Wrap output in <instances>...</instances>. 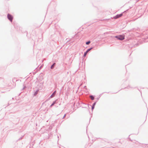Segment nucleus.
Returning a JSON list of instances; mask_svg holds the SVG:
<instances>
[{
	"label": "nucleus",
	"mask_w": 148,
	"mask_h": 148,
	"mask_svg": "<svg viewBox=\"0 0 148 148\" xmlns=\"http://www.w3.org/2000/svg\"><path fill=\"white\" fill-rule=\"evenodd\" d=\"M118 39L120 40H123L125 39V36L124 35H121L118 36L116 37Z\"/></svg>",
	"instance_id": "nucleus-1"
},
{
	"label": "nucleus",
	"mask_w": 148,
	"mask_h": 148,
	"mask_svg": "<svg viewBox=\"0 0 148 148\" xmlns=\"http://www.w3.org/2000/svg\"><path fill=\"white\" fill-rule=\"evenodd\" d=\"M123 13H122L120 14H117L116 16H114L113 17V18L114 19H116L119 18H120V17H121L123 16Z\"/></svg>",
	"instance_id": "nucleus-2"
},
{
	"label": "nucleus",
	"mask_w": 148,
	"mask_h": 148,
	"mask_svg": "<svg viewBox=\"0 0 148 148\" xmlns=\"http://www.w3.org/2000/svg\"><path fill=\"white\" fill-rule=\"evenodd\" d=\"M8 19L11 21H12L13 19L12 16L9 14H8Z\"/></svg>",
	"instance_id": "nucleus-3"
},
{
	"label": "nucleus",
	"mask_w": 148,
	"mask_h": 148,
	"mask_svg": "<svg viewBox=\"0 0 148 148\" xmlns=\"http://www.w3.org/2000/svg\"><path fill=\"white\" fill-rule=\"evenodd\" d=\"M92 48H90L87 50V51L84 53V56H86V55L87 54V53L90 51L91 49Z\"/></svg>",
	"instance_id": "nucleus-4"
},
{
	"label": "nucleus",
	"mask_w": 148,
	"mask_h": 148,
	"mask_svg": "<svg viewBox=\"0 0 148 148\" xmlns=\"http://www.w3.org/2000/svg\"><path fill=\"white\" fill-rule=\"evenodd\" d=\"M56 93V91H55L52 94V95H51V98H52L53 97V96H54L55 95V93Z\"/></svg>",
	"instance_id": "nucleus-5"
},
{
	"label": "nucleus",
	"mask_w": 148,
	"mask_h": 148,
	"mask_svg": "<svg viewBox=\"0 0 148 148\" xmlns=\"http://www.w3.org/2000/svg\"><path fill=\"white\" fill-rule=\"evenodd\" d=\"M55 64V63H54L51 66V69H53V67L54 66Z\"/></svg>",
	"instance_id": "nucleus-6"
},
{
	"label": "nucleus",
	"mask_w": 148,
	"mask_h": 148,
	"mask_svg": "<svg viewBox=\"0 0 148 148\" xmlns=\"http://www.w3.org/2000/svg\"><path fill=\"white\" fill-rule=\"evenodd\" d=\"M90 98L92 100H93L94 99V97L92 96H91Z\"/></svg>",
	"instance_id": "nucleus-7"
},
{
	"label": "nucleus",
	"mask_w": 148,
	"mask_h": 148,
	"mask_svg": "<svg viewBox=\"0 0 148 148\" xmlns=\"http://www.w3.org/2000/svg\"><path fill=\"white\" fill-rule=\"evenodd\" d=\"M90 43V41H88V42H86V45H88Z\"/></svg>",
	"instance_id": "nucleus-8"
},
{
	"label": "nucleus",
	"mask_w": 148,
	"mask_h": 148,
	"mask_svg": "<svg viewBox=\"0 0 148 148\" xmlns=\"http://www.w3.org/2000/svg\"><path fill=\"white\" fill-rule=\"evenodd\" d=\"M56 103V102L55 101H54L53 103L51 105V107L52 106H53L54 104L55 103Z\"/></svg>",
	"instance_id": "nucleus-9"
},
{
	"label": "nucleus",
	"mask_w": 148,
	"mask_h": 148,
	"mask_svg": "<svg viewBox=\"0 0 148 148\" xmlns=\"http://www.w3.org/2000/svg\"><path fill=\"white\" fill-rule=\"evenodd\" d=\"M94 105H93L92 107V109H93L94 108Z\"/></svg>",
	"instance_id": "nucleus-10"
},
{
	"label": "nucleus",
	"mask_w": 148,
	"mask_h": 148,
	"mask_svg": "<svg viewBox=\"0 0 148 148\" xmlns=\"http://www.w3.org/2000/svg\"><path fill=\"white\" fill-rule=\"evenodd\" d=\"M95 103H94V104H93V105H94V106H95Z\"/></svg>",
	"instance_id": "nucleus-11"
},
{
	"label": "nucleus",
	"mask_w": 148,
	"mask_h": 148,
	"mask_svg": "<svg viewBox=\"0 0 148 148\" xmlns=\"http://www.w3.org/2000/svg\"><path fill=\"white\" fill-rule=\"evenodd\" d=\"M65 116V115H64V117Z\"/></svg>",
	"instance_id": "nucleus-12"
}]
</instances>
